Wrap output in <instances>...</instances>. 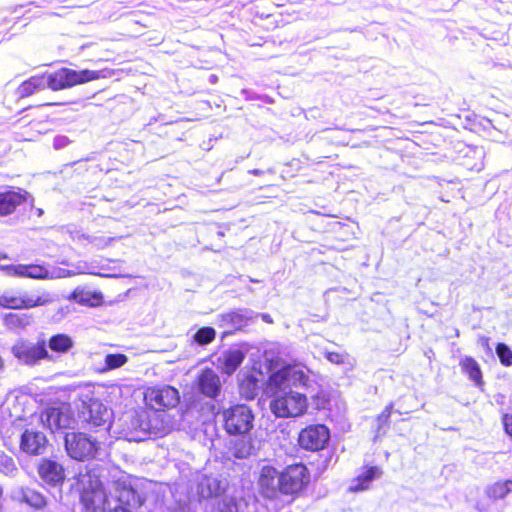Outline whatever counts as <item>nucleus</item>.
I'll return each instance as SVG.
<instances>
[{"mask_svg":"<svg viewBox=\"0 0 512 512\" xmlns=\"http://www.w3.org/2000/svg\"><path fill=\"white\" fill-rule=\"evenodd\" d=\"M481 343L483 346H487L488 345V339L487 338H481Z\"/></svg>","mask_w":512,"mask_h":512,"instance_id":"obj_41","label":"nucleus"},{"mask_svg":"<svg viewBox=\"0 0 512 512\" xmlns=\"http://www.w3.org/2000/svg\"><path fill=\"white\" fill-rule=\"evenodd\" d=\"M45 87L52 91H61L71 87L98 80L103 77L101 71L83 69L73 70L62 67L53 72H44Z\"/></svg>","mask_w":512,"mask_h":512,"instance_id":"obj_6","label":"nucleus"},{"mask_svg":"<svg viewBox=\"0 0 512 512\" xmlns=\"http://www.w3.org/2000/svg\"><path fill=\"white\" fill-rule=\"evenodd\" d=\"M216 509L217 512H239L237 503L233 499H223L221 501H217Z\"/></svg>","mask_w":512,"mask_h":512,"instance_id":"obj_35","label":"nucleus"},{"mask_svg":"<svg viewBox=\"0 0 512 512\" xmlns=\"http://www.w3.org/2000/svg\"><path fill=\"white\" fill-rule=\"evenodd\" d=\"M73 346L72 339L66 334H56L49 339V348L53 352L66 353Z\"/></svg>","mask_w":512,"mask_h":512,"instance_id":"obj_30","label":"nucleus"},{"mask_svg":"<svg viewBox=\"0 0 512 512\" xmlns=\"http://www.w3.org/2000/svg\"><path fill=\"white\" fill-rule=\"evenodd\" d=\"M82 50H88L89 51V55L91 57H87L85 59L86 62H91V63H100V62H113L115 60V53L114 51L108 49V48H104L103 46H100V45H87V46H82L81 47Z\"/></svg>","mask_w":512,"mask_h":512,"instance_id":"obj_24","label":"nucleus"},{"mask_svg":"<svg viewBox=\"0 0 512 512\" xmlns=\"http://www.w3.org/2000/svg\"><path fill=\"white\" fill-rule=\"evenodd\" d=\"M128 361V357L122 353L107 354L105 356V369L113 370L120 368Z\"/></svg>","mask_w":512,"mask_h":512,"instance_id":"obj_33","label":"nucleus"},{"mask_svg":"<svg viewBox=\"0 0 512 512\" xmlns=\"http://www.w3.org/2000/svg\"><path fill=\"white\" fill-rule=\"evenodd\" d=\"M512 492V481H498L485 487V495L492 501L504 499Z\"/></svg>","mask_w":512,"mask_h":512,"instance_id":"obj_25","label":"nucleus"},{"mask_svg":"<svg viewBox=\"0 0 512 512\" xmlns=\"http://www.w3.org/2000/svg\"><path fill=\"white\" fill-rule=\"evenodd\" d=\"M200 494L203 498L216 497L218 496L223 488L221 482L216 478H205L199 484Z\"/></svg>","mask_w":512,"mask_h":512,"instance_id":"obj_29","label":"nucleus"},{"mask_svg":"<svg viewBox=\"0 0 512 512\" xmlns=\"http://www.w3.org/2000/svg\"><path fill=\"white\" fill-rule=\"evenodd\" d=\"M16 498L35 509H41L46 505L45 497L38 491L22 487L16 492Z\"/></svg>","mask_w":512,"mask_h":512,"instance_id":"obj_23","label":"nucleus"},{"mask_svg":"<svg viewBox=\"0 0 512 512\" xmlns=\"http://www.w3.org/2000/svg\"><path fill=\"white\" fill-rule=\"evenodd\" d=\"M502 420L505 432L512 437V415L509 413H503Z\"/></svg>","mask_w":512,"mask_h":512,"instance_id":"obj_37","label":"nucleus"},{"mask_svg":"<svg viewBox=\"0 0 512 512\" xmlns=\"http://www.w3.org/2000/svg\"><path fill=\"white\" fill-rule=\"evenodd\" d=\"M64 310H65L66 312H69V311H70L69 306H66L65 308H61V311H62V312H64Z\"/></svg>","mask_w":512,"mask_h":512,"instance_id":"obj_43","label":"nucleus"},{"mask_svg":"<svg viewBox=\"0 0 512 512\" xmlns=\"http://www.w3.org/2000/svg\"><path fill=\"white\" fill-rule=\"evenodd\" d=\"M13 355L26 365H35L42 359H50L44 340L32 343L19 341L12 347Z\"/></svg>","mask_w":512,"mask_h":512,"instance_id":"obj_13","label":"nucleus"},{"mask_svg":"<svg viewBox=\"0 0 512 512\" xmlns=\"http://www.w3.org/2000/svg\"><path fill=\"white\" fill-rule=\"evenodd\" d=\"M4 367V362L2 360V358L0 357V371L3 369Z\"/></svg>","mask_w":512,"mask_h":512,"instance_id":"obj_42","label":"nucleus"},{"mask_svg":"<svg viewBox=\"0 0 512 512\" xmlns=\"http://www.w3.org/2000/svg\"><path fill=\"white\" fill-rule=\"evenodd\" d=\"M19 447L27 455L38 456L46 453L49 441L44 432L27 428L21 434Z\"/></svg>","mask_w":512,"mask_h":512,"instance_id":"obj_15","label":"nucleus"},{"mask_svg":"<svg viewBox=\"0 0 512 512\" xmlns=\"http://www.w3.org/2000/svg\"><path fill=\"white\" fill-rule=\"evenodd\" d=\"M37 472L40 479L50 487L57 488L64 483L65 469L54 458H42L37 465Z\"/></svg>","mask_w":512,"mask_h":512,"instance_id":"obj_16","label":"nucleus"},{"mask_svg":"<svg viewBox=\"0 0 512 512\" xmlns=\"http://www.w3.org/2000/svg\"><path fill=\"white\" fill-rule=\"evenodd\" d=\"M393 408V404L390 403L387 405L384 410L377 416L375 423V437L374 440L376 441L378 438L384 436L389 428V420L391 411Z\"/></svg>","mask_w":512,"mask_h":512,"instance_id":"obj_28","label":"nucleus"},{"mask_svg":"<svg viewBox=\"0 0 512 512\" xmlns=\"http://www.w3.org/2000/svg\"><path fill=\"white\" fill-rule=\"evenodd\" d=\"M18 472V468L13 458L4 452H0V473L14 477Z\"/></svg>","mask_w":512,"mask_h":512,"instance_id":"obj_31","label":"nucleus"},{"mask_svg":"<svg viewBox=\"0 0 512 512\" xmlns=\"http://www.w3.org/2000/svg\"><path fill=\"white\" fill-rule=\"evenodd\" d=\"M382 471L377 466L369 467L365 472L357 477V484L351 486L352 491H363L369 487V484L376 478L380 477Z\"/></svg>","mask_w":512,"mask_h":512,"instance_id":"obj_27","label":"nucleus"},{"mask_svg":"<svg viewBox=\"0 0 512 512\" xmlns=\"http://www.w3.org/2000/svg\"><path fill=\"white\" fill-rule=\"evenodd\" d=\"M196 388L203 396L215 400L222 388L219 375L210 368L202 370L197 377Z\"/></svg>","mask_w":512,"mask_h":512,"instance_id":"obj_18","label":"nucleus"},{"mask_svg":"<svg viewBox=\"0 0 512 512\" xmlns=\"http://www.w3.org/2000/svg\"><path fill=\"white\" fill-rule=\"evenodd\" d=\"M344 354L338 353V352H326V358L334 364H342L344 363L345 359Z\"/></svg>","mask_w":512,"mask_h":512,"instance_id":"obj_36","label":"nucleus"},{"mask_svg":"<svg viewBox=\"0 0 512 512\" xmlns=\"http://www.w3.org/2000/svg\"><path fill=\"white\" fill-rule=\"evenodd\" d=\"M462 371L468 375L469 379L478 387L483 385L482 372L479 364L469 356L464 357L460 361Z\"/></svg>","mask_w":512,"mask_h":512,"instance_id":"obj_26","label":"nucleus"},{"mask_svg":"<svg viewBox=\"0 0 512 512\" xmlns=\"http://www.w3.org/2000/svg\"><path fill=\"white\" fill-rule=\"evenodd\" d=\"M9 276L20 278H31L37 280H45L51 278L49 266L46 264H18L6 265L2 267Z\"/></svg>","mask_w":512,"mask_h":512,"instance_id":"obj_17","label":"nucleus"},{"mask_svg":"<svg viewBox=\"0 0 512 512\" xmlns=\"http://www.w3.org/2000/svg\"><path fill=\"white\" fill-rule=\"evenodd\" d=\"M330 440V431L323 424L309 425L302 429L298 436L301 448L309 451H319L326 447Z\"/></svg>","mask_w":512,"mask_h":512,"instance_id":"obj_12","label":"nucleus"},{"mask_svg":"<svg viewBox=\"0 0 512 512\" xmlns=\"http://www.w3.org/2000/svg\"><path fill=\"white\" fill-rule=\"evenodd\" d=\"M50 302L49 295L30 296L27 292L8 290L0 295V307L6 309H30Z\"/></svg>","mask_w":512,"mask_h":512,"instance_id":"obj_10","label":"nucleus"},{"mask_svg":"<svg viewBox=\"0 0 512 512\" xmlns=\"http://www.w3.org/2000/svg\"><path fill=\"white\" fill-rule=\"evenodd\" d=\"M81 402L78 409L82 418L95 427H103L105 431H109L112 425V410L99 399L88 394L84 396V399H81Z\"/></svg>","mask_w":512,"mask_h":512,"instance_id":"obj_8","label":"nucleus"},{"mask_svg":"<svg viewBox=\"0 0 512 512\" xmlns=\"http://www.w3.org/2000/svg\"><path fill=\"white\" fill-rule=\"evenodd\" d=\"M68 299L92 308L99 307L104 303V296L101 291H92L82 286L76 287L69 294Z\"/></svg>","mask_w":512,"mask_h":512,"instance_id":"obj_20","label":"nucleus"},{"mask_svg":"<svg viewBox=\"0 0 512 512\" xmlns=\"http://www.w3.org/2000/svg\"><path fill=\"white\" fill-rule=\"evenodd\" d=\"M46 89L44 74L32 75L28 79L21 82L16 88V95L20 99L32 96L37 91Z\"/></svg>","mask_w":512,"mask_h":512,"instance_id":"obj_21","label":"nucleus"},{"mask_svg":"<svg viewBox=\"0 0 512 512\" xmlns=\"http://www.w3.org/2000/svg\"><path fill=\"white\" fill-rule=\"evenodd\" d=\"M225 432L229 435L225 447L236 459H247L256 454L257 441L252 436L255 415L246 404H234L218 413Z\"/></svg>","mask_w":512,"mask_h":512,"instance_id":"obj_2","label":"nucleus"},{"mask_svg":"<svg viewBox=\"0 0 512 512\" xmlns=\"http://www.w3.org/2000/svg\"><path fill=\"white\" fill-rule=\"evenodd\" d=\"M271 412L278 418L297 417L304 414L310 404L313 409H324L327 394L310 375L305 366L285 365L269 376Z\"/></svg>","mask_w":512,"mask_h":512,"instance_id":"obj_1","label":"nucleus"},{"mask_svg":"<svg viewBox=\"0 0 512 512\" xmlns=\"http://www.w3.org/2000/svg\"><path fill=\"white\" fill-rule=\"evenodd\" d=\"M249 385L253 386V388H256L257 387V382L255 379H251L249 380L248 382Z\"/></svg>","mask_w":512,"mask_h":512,"instance_id":"obj_40","label":"nucleus"},{"mask_svg":"<svg viewBox=\"0 0 512 512\" xmlns=\"http://www.w3.org/2000/svg\"><path fill=\"white\" fill-rule=\"evenodd\" d=\"M64 445L68 456L77 461L97 458L103 450L101 441L83 432H66Z\"/></svg>","mask_w":512,"mask_h":512,"instance_id":"obj_7","label":"nucleus"},{"mask_svg":"<svg viewBox=\"0 0 512 512\" xmlns=\"http://www.w3.org/2000/svg\"><path fill=\"white\" fill-rule=\"evenodd\" d=\"M245 359V352L240 348H230L224 352L220 360L222 361V370L224 373L231 375L242 364Z\"/></svg>","mask_w":512,"mask_h":512,"instance_id":"obj_22","label":"nucleus"},{"mask_svg":"<svg viewBox=\"0 0 512 512\" xmlns=\"http://www.w3.org/2000/svg\"><path fill=\"white\" fill-rule=\"evenodd\" d=\"M99 276L107 277V278H113L120 276V273L112 270V269H104L102 268V271L96 273Z\"/></svg>","mask_w":512,"mask_h":512,"instance_id":"obj_38","label":"nucleus"},{"mask_svg":"<svg viewBox=\"0 0 512 512\" xmlns=\"http://www.w3.org/2000/svg\"><path fill=\"white\" fill-rule=\"evenodd\" d=\"M77 485L84 512H105L107 495L99 477L91 471L79 473Z\"/></svg>","mask_w":512,"mask_h":512,"instance_id":"obj_5","label":"nucleus"},{"mask_svg":"<svg viewBox=\"0 0 512 512\" xmlns=\"http://www.w3.org/2000/svg\"><path fill=\"white\" fill-rule=\"evenodd\" d=\"M28 200L32 201L30 193L21 187H8L0 192V217H6L15 213L18 207Z\"/></svg>","mask_w":512,"mask_h":512,"instance_id":"obj_14","label":"nucleus"},{"mask_svg":"<svg viewBox=\"0 0 512 512\" xmlns=\"http://www.w3.org/2000/svg\"><path fill=\"white\" fill-rule=\"evenodd\" d=\"M41 422L52 433L73 428L76 423L70 407L67 405L54 406L45 409L41 413Z\"/></svg>","mask_w":512,"mask_h":512,"instance_id":"obj_11","label":"nucleus"},{"mask_svg":"<svg viewBox=\"0 0 512 512\" xmlns=\"http://www.w3.org/2000/svg\"><path fill=\"white\" fill-rule=\"evenodd\" d=\"M216 332L212 327H202L198 329L194 335L193 340L200 346L209 344L214 340Z\"/></svg>","mask_w":512,"mask_h":512,"instance_id":"obj_32","label":"nucleus"},{"mask_svg":"<svg viewBox=\"0 0 512 512\" xmlns=\"http://www.w3.org/2000/svg\"><path fill=\"white\" fill-rule=\"evenodd\" d=\"M310 483V472L303 463L287 465L282 470L273 466H264L259 477V486L263 496L274 499L278 494L298 495Z\"/></svg>","mask_w":512,"mask_h":512,"instance_id":"obj_3","label":"nucleus"},{"mask_svg":"<svg viewBox=\"0 0 512 512\" xmlns=\"http://www.w3.org/2000/svg\"><path fill=\"white\" fill-rule=\"evenodd\" d=\"M496 354L503 365L509 366L512 364V351L506 344L498 343L496 346Z\"/></svg>","mask_w":512,"mask_h":512,"instance_id":"obj_34","label":"nucleus"},{"mask_svg":"<svg viewBox=\"0 0 512 512\" xmlns=\"http://www.w3.org/2000/svg\"><path fill=\"white\" fill-rule=\"evenodd\" d=\"M145 498L131 486H124L118 491L116 505L109 512H133L140 508Z\"/></svg>","mask_w":512,"mask_h":512,"instance_id":"obj_19","label":"nucleus"},{"mask_svg":"<svg viewBox=\"0 0 512 512\" xmlns=\"http://www.w3.org/2000/svg\"><path fill=\"white\" fill-rule=\"evenodd\" d=\"M167 424L168 422L164 423L163 420L154 424L146 411H128L119 419V434L130 442H140L152 435L164 433Z\"/></svg>","mask_w":512,"mask_h":512,"instance_id":"obj_4","label":"nucleus"},{"mask_svg":"<svg viewBox=\"0 0 512 512\" xmlns=\"http://www.w3.org/2000/svg\"><path fill=\"white\" fill-rule=\"evenodd\" d=\"M146 405L154 412L176 407L180 402L179 391L170 385L148 388L144 393Z\"/></svg>","mask_w":512,"mask_h":512,"instance_id":"obj_9","label":"nucleus"},{"mask_svg":"<svg viewBox=\"0 0 512 512\" xmlns=\"http://www.w3.org/2000/svg\"><path fill=\"white\" fill-rule=\"evenodd\" d=\"M9 259L8 255L4 252H0V261Z\"/></svg>","mask_w":512,"mask_h":512,"instance_id":"obj_39","label":"nucleus"}]
</instances>
